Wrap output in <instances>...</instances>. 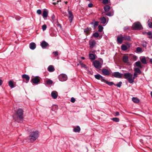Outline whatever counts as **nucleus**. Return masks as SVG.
Returning a JSON list of instances; mask_svg holds the SVG:
<instances>
[{"mask_svg": "<svg viewBox=\"0 0 152 152\" xmlns=\"http://www.w3.org/2000/svg\"><path fill=\"white\" fill-rule=\"evenodd\" d=\"M124 78L128 80L130 83H132L134 82L132 77V75L129 72L124 73Z\"/></svg>", "mask_w": 152, "mask_h": 152, "instance_id": "3", "label": "nucleus"}, {"mask_svg": "<svg viewBox=\"0 0 152 152\" xmlns=\"http://www.w3.org/2000/svg\"><path fill=\"white\" fill-rule=\"evenodd\" d=\"M48 15V12L45 10H44L43 11L42 14V16L43 18L47 17Z\"/></svg>", "mask_w": 152, "mask_h": 152, "instance_id": "33", "label": "nucleus"}, {"mask_svg": "<svg viewBox=\"0 0 152 152\" xmlns=\"http://www.w3.org/2000/svg\"><path fill=\"white\" fill-rule=\"evenodd\" d=\"M59 79L61 81H66L67 79V76L65 74H61L59 76Z\"/></svg>", "mask_w": 152, "mask_h": 152, "instance_id": "7", "label": "nucleus"}, {"mask_svg": "<svg viewBox=\"0 0 152 152\" xmlns=\"http://www.w3.org/2000/svg\"><path fill=\"white\" fill-rule=\"evenodd\" d=\"M133 30H140L143 29V27L139 22H137L134 23L132 27Z\"/></svg>", "mask_w": 152, "mask_h": 152, "instance_id": "4", "label": "nucleus"}, {"mask_svg": "<svg viewBox=\"0 0 152 152\" xmlns=\"http://www.w3.org/2000/svg\"><path fill=\"white\" fill-rule=\"evenodd\" d=\"M100 22L102 23L105 24L106 21V20L105 18L104 17H101L100 18Z\"/></svg>", "mask_w": 152, "mask_h": 152, "instance_id": "23", "label": "nucleus"}, {"mask_svg": "<svg viewBox=\"0 0 152 152\" xmlns=\"http://www.w3.org/2000/svg\"><path fill=\"white\" fill-rule=\"evenodd\" d=\"M80 130V128L79 126H77L73 129V131L75 132H79Z\"/></svg>", "mask_w": 152, "mask_h": 152, "instance_id": "24", "label": "nucleus"}, {"mask_svg": "<svg viewBox=\"0 0 152 152\" xmlns=\"http://www.w3.org/2000/svg\"><path fill=\"white\" fill-rule=\"evenodd\" d=\"M39 135V132L37 131L31 132L28 138L30 142H34L38 137Z\"/></svg>", "mask_w": 152, "mask_h": 152, "instance_id": "2", "label": "nucleus"}, {"mask_svg": "<svg viewBox=\"0 0 152 152\" xmlns=\"http://www.w3.org/2000/svg\"><path fill=\"white\" fill-rule=\"evenodd\" d=\"M110 6L108 5H106L104 7V9L105 12H107L110 10Z\"/></svg>", "mask_w": 152, "mask_h": 152, "instance_id": "25", "label": "nucleus"}, {"mask_svg": "<svg viewBox=\"0 0 152 152\" xmlns=\"http://www.w3.org/2000/svg\"><path fill=\"white\" fill-rule=\"evenodd\" d=\"M23 78L25 79L26 81V83H27L29 81L30 77L28 75L26 74H23L22 76Z\"/></svg>", "mask_w": 152, "mask_h": 152, "instance_id": "17", "label": "nucleus"}, {"mask_svg": "<svg viewBox=\"0 0 152 152\" xmlns=\"http://www.w3.org/2000/svg\"><path fill=\"white\" fill-rule=\"evenodd\" d=\"M51 96L53 99H56L57 97L58 93L56 91H53L51 92Z\"/></svg>", "mask_w": 152, "mask_h": 152, "instance_id": "16", "label": "nucleus"}, {"mask_svg": "<svg viewBox=\"0 0 152 152\" xmlns=\"http://www.w3.org/2000/svg\"><path fill=\"white\" fill-rule=\"evenodd\" d=\"M40 45L43 49H45L49 46V44L45 41H43L40 44Z\"/></svg>", "mask_w": 152, "mask_h": 152, "instance_id": "9", "label": "nucleus"}, {"mask_svg": "<svg viewBox=\"0 0 152 152\" xmlns=\"http://www.w3.org/2000/svg\"><path fill=\"white\" fill-rule=\"evenodd\" d=\"M141 62L143 64H146L147 63L146 58L145 57H142L141 59Z\"/></svg>", "mask_w": 152, "mask_h": 152, "instance_id": "29", "label": "nucleus"}, {"mask_svg": "<svg viewBox=\"0 0 152 152\" xmlns=\"http://www.w3.org/2000/svg\"><path fill=\"white\" fill-rule=\"evenodd\" d=\"M42 12L41 10H38L37 11V13L39 15H40L41 14Z\"/></svg>", "mask_w": 152, "mask_h": 152, "instance_id": "51", "label": "nucleus"}, {"mask_svg": "<svg viewBox=\"0 0 152 152\" xmlns=\"http://www.w3.org/2000/svg\"><path fill=\"white\" fill-rule=\"evenodd\" d=\"M23 109L21 108H19L16 112V115H17V119L15 118V116H13L14 119L18 122L21 123L23 122Z\"/></svg>", "mask_w": 152, "mask_h": 152, "instance_id": "1", "label": "nucleus"}, {"mask_svg": "<svg viewBox=\"0 0 152 152\" xmlns=\"http://www.w3.org/2000/svg\"><path fill=\"white\" fill-rule=\"evenodd\" d=\"M99 34L97 32H96L94 33L93 35V36L95 38H97L99 37Z\"/></svg>", "mask_w": 152, "mask_h": 152, "instance_id": "36", "label": "nucleus"}, {"mask_svg": "<svg viewBox=\"0 0 152 152\" xmlns=\"http://www.w3.org/2000/svg\"><path fill=\"white\" fill-rule=\"evenodd\" d=\"M121 75V74L118 72H115L112 75V76L116 78H122Z\"/></svg>", "mask_w": 152, "mask_h": 152, "instance_id": "10", "label": "nucleus"}, {"mask_svg": "<svg viewBox=\"0 0 152 152\" xmlns=\"http://www.w3.org/2000/svg\"><path fill=\"white\" fill-rule=\"evenodd\" d=\"M47 28V26L45 24L43 25L42 26V28L43 31H44Z\"/></svg>", "mask_w": 152, "mask_h": 152, "instance_id": "44", "label": "nucleus"}, {"mask_svg": "<svg viewBox=\"0 0 152 152\" xmlns=\"http://www.w3.org/2000/svg\"><path fill=\"white\" fill-rule=\"evenodd\" d=\"M142 45L144 47H146L147 46V43L146 42H143L142 44Z\"/></svg>", "mask_w": 152, "mask_h": 152, "instance_id": "47", "label": "nucleus"}, {"mask_svg": "<svg viewBox=\"0 0 152 152\" xmlns=\"http://www.w3.org/2000/svg\"><path fill=\"white\" fill-rule=\"evenodd\" d=\"M117 41L118 44H121L123 42V41H124L123 38L122 37V35L120 34V37H118L117 38Z\"/></svg>", "mask_w": 152, "mask_h": 152, "instance_id": "13", "label": "nucleus"}, {"mask_svg": "<svg viewBox=\"0 0 152 152\" xmlns=\"http://www.w3.org/2000/svg\"><path fill=\"white\" fill-rule=\"evenodd\" d=\"M88 6L89 7H92L93 6V4L91 3L89 4Z\"/></svg>", "mask_w": 152, "mask_h": 152, "instance_id": "53", "label": "nucleus"}, {"mask_svg": "<svg viewBox=\"0 0 152 152\" xmlns=\"http://www.w3.org/2000/svg\"><path fill=\"white\" fill-rule=\"evenodd\" d=\"M75 99L74 98L72 97L71 98V102H72V103H74L75 102Z\"/></svg>", "mask_w": 152, "mask_h": 152, "instance_id": "50", "label": "nucleus"}, {"mask_svg": "<svg viewBox=\"0 0 152 152\" xmlns=\"http://www.w3.org/2000/svg\"><path fill=\"white\" fill-rule=\"evenodd\" d=\"M134 71L135 72L138 73L139 74L141 73V72L140 70L138 68H135L134 69Z\"/></svg>", "mask_w": 152, "mask_h": 152, "instance_id": "26", "label": "nucleus"}, {"mask_svg": "<svg viewBox=\"0 0 152 152\" xmlns=\"http://www.w3.org/2000/svg\"><path fill=\"white\" fill-rule=\"evenodd\" d=\"M112 120L115 122H118L119 121V118H114L112 119Z\"/></svg>", "mask_w": 152, "mask_h": 152, "instance_id": "38", "label": "nucleus"}, {"mask_svg": "<svg viewBox=\"0 0 152 152\" xmlns=\"http://www.w3.org/2000/svg\"><path fill=\"white\" fill-rule=\"evenodd\" d=\"M96 42L94 40H93L89 42V45L90 48L92 49L96 45Z\"/></svg>", "mask_w": 152, "mask_h": 152, "instance_id": "12", "label": "nucleus"}, {"mask_svg": "<svg viewBox=\"0 0 152 152\" xmlns=\"http://www.w3.org/2000/svg\"><path fill=\"white\" fill-rule=\"evenodd\" d=\"M137 75H138L137 73L134 72V76L133 77H132L133 79V80H134V79L137 77Z\"/></svg>", "mask_w": 152, "mask_h": 152, "instance_id": "42", "label": "nucleus"}, {"mask_svg": "<svg viewBox=\"0 0 152 152\" xmlns=\"http://www.w3.org/2000/svg\"><path fill=\"white\" fill-rule=\"evenodd\" d=\"M48 70L50 72H52L54 71L55 69L53 65H50L48 68Z\"/></svg>", "mask_w": 152, "mask_h": 152, "instance_id": "18", "label": "nucleus"}, {"mask_svg": "<svg viewBox=\"0 0 152 152\" xmlns=\"http://www.w3.org/2000/svg\"><path fill=\"white\" fill-rule=\"evenodd\" d=\"M8 84L9 86L11 88H12L14 87L13 81L10 80L8 82Z\"/></svg>", "mask_w": 152, "mask_h": 152, "instance_id": "28", "label": "nucleus"}, {"mask_svg": "<svg viewBox=\"0 0 152 152\" xmlns=\"http://www.w3.org/2000/svg\"><path fill=\"white\" fill-rule=\"evenodd\" d=\"M53 82L51 80H49L47 81V84L48 85H50L53 83Z\"/></svg>", "mask_w": 152, "mask_h": 152, "instance_id": "40", "label": "nucleus"}, {"mask_svg": "<svg viewBox=\"0 0 152 152\" xmlns=\"http://www.w3.org/2000/svg\"><path fill=\"white\" fill-rule=\"evenodd\" d=\"M101 81L102 82H103L104 83H106V82H107V81H106L104 77L102 76L101 78Z\"/></svg>", "mask_w": 152, "mask_h": 152, "instance_id": "45", "label": "nucleus"}, {"mask_svg": "<svg viewBox=\"0 0 152 152\" xmlns=\"http://www.w3.org/2000/svg\"><path fill=\"white\" fill-rule=\"evenodd\" d=\"M93 65L97 69H99L101 67L102 65L98 61H94L93 62Z\"/></svg>", "mask_w": 152, "mask_h": 152, "instance_id": "6", "label": "nucleus"}, {"mask_svg": "<svg viewBox=\"0 0 152 152\" xmlns=\"http://www.w3.org/2000/svg\"><path fill=\"white\" fill-rule=\"evenodd\" d=\"M98 31L99 32H101L103 30V27L100 25H99L98 26Z\"/></svg>", "mask_w": 152, "mask_h": 152, "instance_id": "35", "label": "nucleus"}, {"mask_svg": "<svg viewBox=\"0 0 152 152\" xmlns=\"http://www.w3.org/2000/svg\"><path fill=\"white\" fill-rule=\"evenodd\" d=\"M135 64L136 65V66L137 67H138L140 68H142V66L141 65L140 63V61H137L136 62Z\"/></svg>", "mask_w": 152, "mask_h": 152, "instance_id": "30", "label": "nucleus"}, {"mask_svg": "<svg viewBox=\"0 0 152 152\" xmlns=\"http://www.w3.org/2000/svg\"><path fill=\"white\" fill-rule=\"evenodd\" d=\"M67 3H68L67 1H66L65 2V3L66 4H67Z\"/></svg>", "mask_w": 152, "mask_h": 152, "instance_id": "61", "label": "nucleus"}, {"mask_svg": "<svg viewBox=\"0 0 152 152\" xmlns=\"http://www.w3.org/2000/svg\"><path fill=\"white\" fill-rule=\"evenodd\" d=\"M136 51L138 52H141L142 51V49L141 48L137 47L136 48Z\"/></svg>", "mask_w": 152, "mask_h": 152, "instance_id": "41", "label": "nucleus"}, {"mask_svg": "<svg viewBox=\"0 0 152 152\" xmlns=\"http://www.w3.org/2000/svg\"><path fill=\"white\" fill-rule=\"evenodd\" d=\"M79 64H77V65H78H78H79Z\"/></svg>", "mask_w": 152, "mask_h": 152, "instance_id": "64", "label": "nucleus"}, {"mask_svg": "<svg viewBox=\"0 0 152 152\" xmlns=\"http://www.w3.org/2000/svg\"><path fill=\"white\" fill-rule=\"evenodd\" d=\"M122 83V82L121 81H120L116 84H115V85L118 87H120L121 86Z\"/></svg>", "mask_w": 152, "mask_h": 152, "instance_id": "39", "label": "nucleus"}, {"mask_svg": "<svg viewBox=\"0 0 152 152\" xmlns=\"http://www.w3.org/2000/svg\"><path fill=\"white\" fill-rule=\"evenodd\" d=\"M148 25L150 28H152V23L149 22L148 23Z\"/></svg>", "mask_w": 152, "mask_h": 152, "instance_id": "48", "label": "nucleus"}, {"mask_svg": "<svg viewBox=\"0 0 152 152\" xmlns=\"http://www.w3.org/2000/svg\"><path fill=\"white\" fill-rule=\"evenodd\" d=\"M55 18V16L54 15H53L51 17V18L53 20H54Z\"/></svg>", "mask_w": 152, "mask_h": 152, "instance_id": "56", "label": "nucleus"}, {"mask_svg": "<svg viewBox=\"0 0 152 152\" xmlns=\"http://www.w3.org/2000/svg\"><path fill=\"white\" fill-rule=\"evenodd\" d=\"M99 22L98 21H95V19L93 20V21L90 23V24L91 25H94L93 28L94 29H95L96 26L98 25Z\"/></svg>", "mask_w": 152, "mask_h": 152, "instance_id": "11", "label": "nucleus"}, {"mask_svg": "<svg viewBox=\"0 0 152 152\" xmlns=\"http://www.w3.org/2000/svg\"><path fill=\"white\" fill-rule=\"evenodd\" d=\"M122 37L123 38V40L127 41H131V37L127 35L126 34L122 35Z\"/></svg>", "mask_w": 152, "mask_h": 152, "instance_id": "8", "label": "nucleus"}, {"mask_svg": "<svg viewBox=\"0 0 152 152\" xmlns=\"http://www.w3.org/2000/svg\"><path fill=\"white\" fill-rule=\"evenodd\" d=\"M152 64V58H151L149 61Z\"/></svg>", "mask_w": 152, "mask_h": 152, "instance_id": "57", "label": "nucleus"}, {"mask_svg": "<svg viewBox=\"0 0 152 152\" xmlns=\"http://www.w3.org/2000/svg\"><path fill=\"white\" fill-rule=\"evenodd\" d=\"M129 29V27L127 26L125 27L124 28V30H127L128 29Z\"/></svg>", "mask_w": 152, "mask_h": 152, "instance_id": "54", "label": "nucleus"}, {"mask_svg": "<svg viewBox=\"0 0 152 152\" xmlns=\"http://www.w3.org/2000/svg\"><path fill=\"white\" fill-rule=\"evenodd\" d=\"M94 77H95V78H96V79H97V80H99L102 77V76L101 75L99 74H98L97 75H94Z\"/></svg>", "mask_w": 152, "mask_h": 152, "instance_id": "34", "label": "nucleus"}, {"mask_svg": "<svg viewBox=\"0 0 152 152\" xmlns=\"http://www.w3.org/2000/svg\"><path fill=\"white\" fill-rule=\"evenodd\" d=\"M115 113V116H118L119 115V113L118 112H116Z\"/></svg>", "mask_w": 152, "mask_h": 152, "instance_id": "55", "label": "nucleus"}, {"mask_svg": "<svg viewBox=\"0 0 152 152\" xmlns=\"http://www.w3.org/2000/svg\"><path fill=\"white\" fill-rule=\"evenodd\" d=\"M122 60L124 63H127L128 62V57L126 56H124L122 58Z\"/></svg>", "mask_w": 152, "mask_h": 152, "instance_id": "20", "label": "nucleus"}, {"mask_svg": "<svg viewBox=\"0 0 152 152\" xmlns=\"http://www.w3.org/2000/svg\"><path fill=\"white\" fill-rule=\"evenodd\" d=\"M83 63H82L81 61H79V64L81 65V64H83Z\"/></svg>", "mask_w": 152, "mask_h": 152, "instance_id": "59", "label": "nucleus"}, {"mask_svg": "<svg viewBox=\"0 0 152 152\" xmlns=\"http://www.w3.org/2000/svg\"><path fill=\"white\" fill-rule=\"evenodd\" d=\"M53 53L55 56H57L58 55V52L57 51L53 52Z\"/></svg>", "mask_w": 152, "mask_h": 152, "instance_id": "49", "label": "nucleus"}, {"mask_svg": "<svg viewBox=\"0 0 152 152\" xmlns=\"http://www.w3.org/2000/svg\"><path fill=\"white\" fill-rule=\"evenodd\" d=\"M53 4L54 5H55L56 4V3H55V2H53Z\"/></svg>", "mask_w": 152, "mask_h": 152, "instance_id": "60", "label": "nucleus"}, {"mask_svg": "<svg viewBox=\"0 0 152 152\" xmlns=\"http://www.w3.org/2000/svg\"><path fill=\"white\" fill-rule=\"evenodd\" d=\"M89 58L90 59L92 60H94L95 59V55L92 53L89 54Z\"/></svg>", "mask_w": 152, "mask_h": 152, "instance_id": "27", "label": "nucleus"}, {"mask_svg": "<svg viewBox=\"0 0 152 152\" xmlns=\"http://www.w3.org/2000/svg\"><path fill=\"white\" fill-rule=\"evenodd\" d=\"M30 48L31 50H34L36 48V45L34 42H31L29 45Z\"/></svg>", "mask_w": 152, "mask_h": 152, "instance_id": "19", "label": "nucleus"}, {"mask_svg": "<svg viewBox=\"0 0 152 152\" xmlns=\"http://www.w3.org/2000/svg\"><path fill=\"white\" fill-rule=\"evenodd\" d=\"M121 48L124 51L128 49L127 46L124 45H122L121 46Z\"/></svg>", "mask_w": 152, "mask_h": 152, "instance_id": "32", "label": "nucleus"}, {"mask_svg": "<svg viewBox=\"0 0 152 152\" xmlns=\"http://www.w3.org/2000/svg\"><path fill=\"white\" fill-rule=\"evenodd\" d=\"M69 12V16L68 18L70 20V22L71 23L73 20L74 17L73 15L72 14V11H68Z\"/></svg>", "mask_w": 152, "mask_h": 152, "instance_id": "15", "label": "nucleus"}, {"mask_svg": "<svg viewBox=\"0 0 152 152\" xmlns=\"http://www.w3.org/2000/svg\"><path fill=\"white\" fill-rule=\"evenodd\" d=\"M59 1H57V3H56V4H58V2Z\"/></svg>", "mask_w": 152, "mask_h": 152, "instance_id": "62", "label": "nucleus"}, {"mask_svg": "<svg viewBox=\"0 0 152 152\" xmlns=\"http://www.w3.org/2000/svg\"><path fill=\"white\" fill-rule=\"evenodd\" d=\"M132 101L136 103H139L140 102L139 100L136 97H133L132 98Z\"/></svg>", "mask_w": 152, "mask_h": 152, "instance_id": "31", "label": "nucleus"}, {"mask_svg": "<svg viewBox=\"0 0 152 152\" xmlns=\"http://www.w3.org/2000/svg\"><path fill=\"white\" fill-rule=\"evenodd\" d=\"M106 15L109 16H111L113 15L112 14V13L110 12H107L106 14Z\"/></svg>", "mask_w": 152, "mask_h": 152, "instance_id": "46", "label": "nucleus"}, {"mask_svg": "<svg viewBox=\"0 0 152 152\" xmlns=\"http://www.w3.org/2000/svg\"><path fill=\"white\" fill-rule=\"evenodd\" d=\"M81 66L82 67L85 68H87L85 64L83 63L81 64Z\"/></svg>", "mask_w": 152, "mask_h": 152, "instance_id": "52", "label": "nucleus"}, {"mask_svg": "<svg viewBox=\"0 0 152 152\" xmlns=\"http://www.w3.org/2000/svg\"><path fill=\"white\" fill-rule=\"evenodd\" d=\"M58 26H59L60 27H61V26L60 25H58Z\"/></svg>", "mask_w": 152, "mask_h": 152, "instance_id": "63", "label": "nucleus"}, {"mask_svg": "<svg viewBox=\"0 0 152 152\" xmlns=\"http://www.w3.org/2000/svg\"><path fill=\"white\" fill-rule=\"evenodd\" d=\"M41 78L38 76H36L31 78V82L33 83L37 84L40 83Z\"/></svg>", "mask_w": 152, "mask_h": 152, "instance_id": "5", "label": "nucleus"}, {"mask_svg": "<svg viewBox=\"0 0 152 152\" xmlns=\"http://www.w3.org/2000/svg\"><path fill=\"white\" fill-rule=\"evenodd\" d=\"M143 34H146L148 35H149L148 38L150 39H152V33L151 31H149L148 32H143Z\"/></svg>", "mask_w": 152, "mask_h": 152, "instance_id": "22", "label": "nucleus"}, {"mask_svg": "<svg viewBox=\"0 0 152 152\" xmlns=\"http://www.w3.org/2000/svg\"><path fill=\"white\" fill-rule=\"evenodd\" d=\"M102 74L104 75L109 76L110 73L106 69H103L102 70Z\"/></svg>", "mask_w": 152, "mask_h": 152, "instance_id": "14", "label": "nucleus"}, {"mask_svg": "<svg viewBox=\"0 0 152 152\" xmlns=\"http://www.w3.org/2000/svg\"><path fill=\"white\" fill-rule=\"evenodd\" d=\"M81 58L82 59L84 60L85 59V58L83 57H81Z\"/></svg>", "mask_w": 152, "mask_h": 152, "instance_id": "58", "label": "nucleus"}, {"mask_svg": "<svg viewBox=\"0 0 152 152\" xmlns=\"http://www.w3.org/2000/svg\"><path fill=\"white\" fill-rule=\"evenodd\" d=\"M91 28H87L84 30V32L85 33L86 35H88L89 34V32L91 30Z\"/></svg>", "mask_w": 152, "mask_h": 152, "instance_id": "21", "label": "nucleus"}, {"mask_svg": "<svg viewBox=\"0 0 152 152\" xmlns=\"http://www.w3.org/2000/svg\"><path fill=\"white\" fill-rule=\"evenodd\" d=\"M106 83L110 86H111L113 85H115V84L113 82H109L107 81L106 82Z\"/></svg>", "mask_w": 152, "mask_h": 152, "instance_id": "37", "label": "nucleus"}, {"mask_svg": "<svg viewBox=\"0 0 152 152\" xmlns=\"http://www.w3.org/2000/svg\"><path fill=\"white\" fill-rule=\"evenodd\" d=\"M109 0H103L102 3L104 4H106L108 3Z\"/></svg>", "mask_w": 152, "mask_h": 152, "instance_id": "43", "label": "nucleus"}]
</instances>
